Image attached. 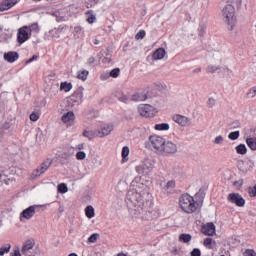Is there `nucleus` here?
<instances>
[{
  "mask_svg": "<svg viewBox=\"0 0 256 256\" xmlns=\"http://www.w3.org/2000/svg\"><path fill=\"white\" fill-rule=\"evenodd\" d=\"M151 199V194L149 192L142 190L128 191L126 194V201L128 205L132 208L135 217H141V219H146L147 221L155 219V210H153V201Z\"/></svg>",
  "mask_w": 256,
  "mask_h": 256,
  "instance_id": "obj_1",
  "label": "nucleus"
},
{
  "mask_svg": "<svg viewBox=\"0 0 256 256\" xmlns=\"http://www.w3.org/2000/svg\"><path fill=\"white\" fill-rule=\"evenodd\" d=\"M180 209L184 211V213H195L197 211V203L195 198L189 194H183L179 199Z\"/></svg>",
  "mask_w": 256,
  "mask_h": 256,
  "instance_id": "obj_2",
  "label": "nucleus"
},
{
  "mask_svg": "<svg viewBox=\"0 0 256 256\" xmlns=\"http://www.w3.org/2000/svg\"><path fill=\"white\" fill-rule=\"evenodd\" d=\"M222 13L225 23L230 26L228 28L229 31H233V27H235V23H237V18H235V6L231 4L226 5Z\"/></svg>",
  "mask_w": 256,
  "mask_h": 256,
  "instance_id": "obj_3",
  "label": "nucleus"
},
{
  "mask_svg": "<svg viewBox=\"0 0 256 256\" xmlns=\"http://www.w3.org/2000/svg\"><path fill=\"white\" fill-rule=\"evenodd\" d=\"M31 39V27L29 26H23L18 30L17 33V42L20 45H23L26 41H29Z\"/></svg>",
  "mask_w": 256,
  "mask_h": 256,
  "instance_id": "obj_4",
  "label": "nucleus"
},
{
  "mask_svg": "<svg viewBox=\"0 0 256 256\" xmlns=\"http://www.w3.org/2000/svg\"><path fill=\"white\" fill-rule=\"evenodd\" d=\"M51 165H53V159L47 158L44 162L41 163L40 167H38L32 172V176H34L35 178L41 177V175H43L49 170Z\"/></svg>",
  "mask_w": 256,
  "mask_h": 256,
  "instance_id": "obj_5",
  "label": "nucleus"
},
{
  "mask_svg": "<svg viewBox=\"0 0 256 256\" xmlns=\"http://www.w3.org/2000/svg\"><path fill=\"white\" fill-rule=\"evenodd\" d=\"M150 145L155 149V151H158V153H161L163 149V145L165 143V140L163 137L158 136V135H152L148 139Z\"/></svg>",
  "mask_w": 256,
  "mask_h": 256,
  "instance_id": "obj_6",
  "label": "nucleus"
},
{
  "mask_svg": "<svg viewBox=\"0 0 256 256\" xmlns=\"http://www.w3.org/2000/svg\"><path fill=\"white\" fill-rule=\"evenodd\" d=\"M227 201L236 205V207H245V198L239 193H230L227 197Z\"/></svg>",
  "mask_w": 256,
  "mask_h": 256,
  "instance_id": "obj_7",
  "label": "nucleus"
},
{
  "mask_svg": "<svg viewBox=\"0 0 256 256\" xmlns=\"http://www.w3.org/2000/svg\"><path fill=\"white\" fill-rule=\"evenodd\" d=\"M160 153L162 155H175V153H177V144L164 140V144Z\"/></svg>",
  "mask_w": 256,
  "mask_h": 256,
  "instance_id": "obj_8",
  "label": "nucleus"
},
{
  "mask_svg": "<svg viewBox=\"0 0 256 256\" xmlns=\"http://www.w3.org/2000/svg\"><path fill=\"white\" fill-rule=\"evenodd\" d=\"M201 233L207 237H213V235H216L217 233V228L213 222H208L201 226Z\"/></svg>",
  "mask_w": 256,
  "mask_h": 256,
  "instance_id": "obj_9",
  "label": "nucleus"
},
{
  "mask_svg": "<svg viewBox=\"0 0 256 256\" xmlns=\"http://www.w3.org/2000/svg\"><path fill=\"white\" fill-rule=\"evenodd\" d=\"M254 166L255 162H253V160H241L240 162H238V170L244 174L249 173V171H251Z\"/></svg>",
  "mask_w": 256,
  "mask_h": 256,
  "instance_id": "obj_10",
  "label": "nucleus"
},
{
  "mask_svg": "<svg viewBox=\"0 0 256 256\" xmlns=\"http://www.w3.org/2000/svg\"><path fill=\"white\" fill-rule=\"evenodd\" d=\"M172 120L175 123H178V125H180V127H189V125H191V118H189L187 116L175 114L172 117Z\"/></svg>",
  "mask_w": 256,
  "mask_h": 256,
  "instance_id": "obj_11",
  "label": "nucleus"
},
{
  "mask_svg": "<svg viewBox=\"0 0 256 256\" xmlns=\"http://www.w3.org/2000/svg\"><path fill=\"white\" fill-rule=\"evenodd\" d=\"M138 112L142 117H154L155 113L153 112V106L149 104H144L138 107Z\"/></svg>",
  "mask_w": 256,
  "mask_h": 256,
  "instance_id": "obj_12",
  "label": "nucleus"
},
{
  "mask_svg": "<svg viewBox=\"0 0 256 256\" xmlns=\"http://www.w3.org/2000/svg\"><path fill=\"white\" fill-rule=\"evenodd\" d=\"M19 3V0H3L0 3V11H9L12 7H15Z\"/></svg>",
  "mask_w": 256,
  "mask_h": 256,
  "instance_id": "obj_13",
  "label": "nucleus"
},
{
  "mask_svg": "<svg viewBox=\"0 0 256 256\" xmlns=\"http://www.w3.org/2000/svg\"><path fill=\"white\" fill-rule=\"evenodd\" d=\"M37 206H29L28 208L24 209L21 213H20V219L23 217V219H31L34 215H35V208Z\"/></svg>",
  "mask_w": 256,
  "mask_h": 256,
  "instance_id": "obj_14",
  "label": "nucleus"
},
{
  "mask_svg": "<svg viewBox=\"0 0 256 256\" xmlns=\"http://www.w3.org/2000/svg\"><path fill=\"white\" fill-rule=\"evenodd\" d=\"M98 133V137H107V135H111V131H113V124H105L101 126V130H96Z\"/></svg>",
  "mask_w": 256,
  "mask_h": 256,
  "instance_id": "obj_15",
  "label": "nucleus"
},
{
  "mask_svg": "<svg viewBox=\"0 0 256 256\" xmlns=\"http://www.w3.org/2000/svg\"><path fill=\"white\" fill-rule=\"evenodd\" d=\"M135 171L138 175H149L153 171V165L149 164V167L145 168V164H141L135 167Z\"/></svg>",
  "mask_w": 256,
  "mask_h": 256,
  "instance_id": "obj_16",
  "label": "nucleus"
},
{
  "mask_svg": "<svg viewBox=\"0 0 256 256\" xmlns=\"http://www.w3.org/2000/svg\"><path fill=\"white\" fill-rule=\"evenodd\" d=\"M4 61H7L8 63H15L17 59H19V53L15 51H9L4 53Z\"/></svg>",
  "mask_w": 256,
  "mask_h": 256,
  "instance_id": "obj_17",
  "label": "nucleus"
},
{
  "mask_svg": "<svg viewBox=\"0 0 256 256\" xmlns=\"http://www.w3.org/2000/svg\"><path fill=\"white\" fill-rule=\"evenodd\" d=\"M83 87H79L72 95H71V101L74 103H79V101H82L83 99Z\"/></svg>",
  "mask_w": 256,
  "mask_h": 256,
  "instance_id": "obj_18",
  "label": "nucleus"
},
{
  "mask_svg": "<svg viewBox=\"0 0 256 256\" xmlns=\"http://www.w3.org/2000/svg\"><path fill=\"white\" fill-rule=\"evenodd\" d=\"M166 53L165 48H158L153 53L152 57L154 61H159L165 57Z\"/></svg>",
  "mask_w": 256,
  "mask_h": 256,
  "instance_id": "obj_19",
  "label": "nucleus"
},
{
  "mask_svg": "<svg viewBox=\"0 0 256 256\" xmlns=\"http://www.w3.org/2000/svg\"><path fill=\"white\" fill-rule=\"evenodd\" d=\"M82 135L83 137H86L89 141H93L95 137H99L97 130H84Z\"/></svg>",
  "mask_w": 256,
  "mask_h": 256,
  "instance_id": "obj_20",
  "label": "nucleus"
},
{
  "mask_svg": "<svg viewBox=\"0 0 256 256\" xmlns=\"http://www.w3.org/2000/svg\"><path fill=\"white\" fill-rule=\"evenodd\" d=\"M63 123H71V121H75V113L73 111L66 112L62 115Z\"/></svg>",
  "mask_w": 256,
  "mask_h": 256,
  "instance_id": "obj_21",
  "label": "nucleus"
},
{
  "mask_svg": "<svg viewBox=\"0 0 256 256\" xmlns=\"http://www.w3.org/2000/svg\"><path fill=\"white\" fill-rule=\"evenodd\" d=\"M83 35H85V30L81 26L74 27V37L76 39L83 38Z\"/></svg>",
  "mask_w": 256,
  "mask_h": 256,
  "instance_id": "obj_22",
  "label": "nucleus"
},
{
  "mask_svg": "<svg viewBox=\"0 0 256 256\" xmlns=\"http://www.w3.org/2000/svg\"><path fill=\"white\" fill-rule=\"evenodd\" d=\"M147 94L143 93H136L131 96V101L139 102V101H146Z\"/></svg>",
  "mask_w": 256,
  "mask_h": 256,
  "instance_id": "obj_23",
  "label": "nucleus"
},
{
  "mask_svg": "<svg viewBox=\"0 0 256 256\" xmlns=\"http://www.w3.org/2000/svg\"><path fill=\"white\" fill-rule=\"evenodd\" d=\"M246 144L251 151H256V137H250L246 139Z\"/></svg>",
  "mask_w": 256,
  "mask_h": 256,
  "instance_id": "obj_24",
  "label": "nucleus"
},
{
  "mask_svg": "<svg viewBox=\"0 0 256 256\" xmlns=\"http://www.w3.org/2000/svg\"><path fill=\"white\" fill-rule=\"evenodd\" d=\"M85 215L88 219H93V217H95V208H93L91 205H88L85 208Z\"/></svg>",
  "mask_w": 256,
  "mask_h": 256,
  "instance_id": "obj_25",
  "label": "nucleus"
},
{
  "mask_svg": "<svg viewBox=\"0 0 256 256\" xmlns=\"http://www.w3.org/2000/svg\"><path fill=\"white\" fill-rule=\"evenodd\" d=\"M73 89V84L71 82H62L60 84V90L65 91V93H69Z\"/></svg>",
  "mask_w": 256,
  "mask_h": 256,
  "instance_id": "obj_26",
  "label": "nucleus"
},
{
  "mask_svg": "<svg viewBox=\"0 0 256 256\" xmlns=\"http://www.w3.org/2000/svg\"><path fill=\"white\" fill-rule=\"evenodd\" d=\"M116 98L118 99V101H120L121 103H129V96H127V94L123 93V92H117L116 93Z\"/></svg>",
  "mask_w": 256,
  "mask_h": 256,
  "instance_id": "obj_27",
  "label": "nucleus"
},
{
  "mask_svg": "<svg viewBox=\"0 0 256 256\" xmlns=\"http://www.w3.org/2000/svg\"><path fill=\"white\" fill-rule=\"evenodd\" d=\"M192 239L193 236L191 234L182 233L179 235V241H181L182 243H190Z\"/></svg>",
  "mask_w": 256,
  "mask_h": 256,
  "instance_id": "obj_28",
  "label": "nucleus"
},
{
  "mask_svg": "<svg viewBox=\"0 0 256 256\" xmlns=\"http://www.w3.org/2000/svg\"><path fill=\"white\" fill-rule=\"evenodd\" d=\"M129 147L128 146H124L122 148V163H127V161H129Z\"/></svg>",
  "mask_w": 256,
  "mask_h": 256,
  "instance_id": "obj_29",
  "label": "nucleus"
},
{
  "mask_svg": "<svg viewBox=\"0 0 256 256\" xmlns=\"http://www.w3.org/2000/svg\"><path fill=\"white\" fill-rule=\"evenodd\" d=\"M154 129H155L156 131H169L170 125H169V123H160V124H156V125L154 126Z\"/></svg>",
  "mask_w": 256,
  "mask_h": 256,
  "instance_id": "obj_30",
  "label": "nucleus"
},
{
  "mask_svg": "<svg viewBox=\"0 0 256 256\" xmlns=\"http://www.w3.org/2000/svg\"><path fill=\"white\" fill-rule=\"evenodd\" d=\"M235 149L238 155H247V146H245V144H239L235 147Z\"/></svg>",
  "mask_w": 256,
  "mask_h": 256,
  "instance_id": "obj_31",
  "label": "nucleus"
},
{
  "mask_svg": "<svg viewBox=\"0 0 256 256\" xmlns=\"http://www.w3.org/2000/svg\"><path fill=\"white\" fill-rule=\"evenodd\" d=\"M240 135H241V132L239 130L230 132L228 134V139H230V141H237V139H239Z\"/></svg>",
  "mask_w": 256,
  "mask_h": 256,
  "instance_id": "obj_32",
  "label": "nucleus"
},
{
  "mask_svg": "<svg viewBox=\"0 0 256 256\" xmlns=\"http://www.w3.org/2000/svg\"><path fill=\"white\" fill-rule=\"evenodd\" d=\"M11 251V244H5L0 247V256H5L6 253H9Z\"/></svg>",
  "mask_w": 256,
  "mask_h": 256,
  "instance_id": "obj_33",
  "label": "nucleus"
},
{
  "mask_svg": "<svg viewBox=\"0 0 256 256\" xmlns=\"http://www.w3.org/2000/svg\"><path fill=\"white\" fill-rule=\"evenodd\" d=\"M61 31H63V27L59 26L58 28L50 30L49 35L51 37H59V33H61Z\"/></svg>",
  "mask_w": 256,
  "mask_h": 256,
  "instance_id": "obj_34",
  "label": "nucleus"
},
{
  "mask_svg": "<svg viewBox=\"0 0 256 256\" xmlns=\"http://www.w3.org/2000/svg\"><path fill=\"white\" fill-rule=\"evenodd\" d=\"M86 15H90L88 18H87V21L88 23L91 25L93 23H95V20L97 19V17L93 14V10H88L86 12Z\"/></svg>",
  "mask_w": 256,
  "mask_h": 256,
  "instance_id": "obj_35",
  "label": "nucleus"
},
{
  "mask_svg": "<svg viewBox=\"0 0 256 256\" xmlns=\"http://www.w3.org/2000/svg\"><path fill=\"white\" fill-rule=\"evenodd\" d=\"M213 243H215V241H213V238H206L204 239L203 245L204 247H206V249H213Z\"/></svg>",
  "mask_w": 256,
  "mask_h": 256,
  "instance_id": "obj_36",
  "label": "nucleus"
},
{
  "mask_svg": "<svg viewBox=\"0 0 256 256\" xmlns=\"http://www.w3.org/2000/svg\"><path fill=\"white\" fill-rule=\"evenodd\" d=\"M78 79H81V81H87V77H89V71L82 70L77 75Z\"/></svg>",
  "mask_w": 256,
  "mask_h": 256,
  "instance_id": "obj_37",
  "label": "nucleus"
},
{
  "mask_svg": "<svg viewBox=\"0 0 256 256\" xmlns=\"http://www.w3.org/2000/svg\"><path fill=\"white\" fill-rule=\"evenodd\" d=\"M57 191L58 193H67L69 191V188H67V184L65 183H61L58 185L57 187Z\"/></svg>",
  "mask_w": 256,
  "mask_h": 256,
  "instance_id": "obj_38",
  "label": "nucleus"
},
{
  "mask_svg": "<svg viewBox=\"0 0 256 256\" xmlns=\"http://www.w3.org/2000/svg\"><path fill=\"white\" fill-rule=\"evenodd\" d=\"M120 74H121V69L119 68H114L109 73L110 77H113V79H117V77H119Z\"/></svg>",
  "mask_w": 256,
  "mask_h": 256,
  "instance_id": "obj_39",
  "label": "nucleus"
},
{
  "mask_svg": "<svg viewBox=\"0 0 256 256\" xmlns=\"http://www.w3.org/2000/svg\"><path fill=\"white\" fill-rule=\"evenodd\" d=\"M31 249H33V243H31V241H27L26 244L22 247V253H25Z\"/></svg>",
  "mask_w": 256,
  "mask_h": 256,
  "instance_id": "obj_40",
  "label": "nucleus"
},
{
  "mask_svg": "<svg viewBox=\"0 0 256 256\" xmlns=\"http://www.w3.org/2000/svg\"><path fill=\"white\" fill-rule=\"evenodd\" d=\"M87 157V154L85 153V151H79L76 153V159L78 161H83V159H85Z\"/></svg>",
  "mask_w": 256,
  "mask_h": 256,
  "instance_id": "obj_41",
  "label": "nucleus"
},
{
  "mask_svg": "<svg viewBox=\"0 0 256 256\" xmlns=\"http://www.w3.org/2000/svg\"><path fill=\"white\" fill-rule=\"evenodd\" d=\"M97 239H99V234L94 233L88 238V243H97Z\"/></svg>",
  "mask_w": 256,
  "mask_h": 256,
  "instance_id": "obj_42",
  "label": "nucleus"
},
{
  "mask_svg": "<svg viewBox=\"0 0 256 256\" xmlns=\"http://www.w3.org/2000/svg\"><path fill=\"white\" fill-rule=\"evenodd\" d=\"M146 32L145 30H139V32L135 35V39L139 41V39H145Z\"/></svg>",
  "mask_w": 256,
  "mask_h": 256,
  "instance_id": "obj_43",
  "label": "nucleus"
},
{
  "mask_svg": "<svg viewBox=\"0 0 256 256\" xmlns=\"http://www.w3.org/2000/svg\"><path fill=\"white\" fill-rule=\"evenodd\" d=\"M165 189H175V180H169L165 185Z\"/></svg>",
  "mask_w": 256,
  "mask_h": 256,
  "instance_id": "obj_44",
  "label": "nucleus"
},
{
  "mask_svg": "<svg viewBox=\"0 0 256 256\" xmlns=\"http://www.w3.org/2000/svg\"><path fill=\"white\" fill-rule=\"evenodd\" d=\"M219 69H221V68L218 67V66L211 65V66L207 67V72L208 73H215V71H219Z\"/></svg>",
  "mask_w": 256,
  "mask_h": 256,
  "instance_id": "obj_45",
  "label": "nucleus"
},
{
  "mask_svg": "<svg viewBox=\"0 0 256 256\" xmlns=\"http://www.w3.org/2000/svg\"><path fill=\"white\" fill-rule=\"evenodd\" d=\"M243 256H256V252L253 249H247L243 253Z\"/></svg>",
  "mask_w": 256,
  "mask_h": 256,
  "instance_id": "obj_46",
  "label": "nucleus"
},
{
  "mask_svg": "<svg viewBox=\"0 0 256 256\" xmlns=\"http://www.w3.org/2000/svg\"><path fill=\"white\" fill-rule=\"evenodd\" d=\"M248 193L250 197H256V184L248 189Z\"/></svg>",
  "mask_w": 256,
  "mask_h": 256,
  "instance_id": "obj_47",
  "label": "nucleus"
},
{
  "mask_svg": "<svg viewBox=\"0 0 256 256\" xmlns=\"http://www.w3.org/2000/svg\"><path fill=\"white\" fill-rule=\"evenodd\" d=\"M241 127V122L239 120H235L234 122L231 123V129H240Z\"/></svg>",
  "mask_w": 256,
  "mask_h": 256,
  "instance_id": "obj_48",
  "label": "nucleus"
},
{
  "mask_svg": "<svg viewBox=\"0 0 256 256\" xmlns=\"http://www.w3.org/2000/svg\"><path fill=\"white\" fill-rule=\"evenodd\" d=\"M190 256H201V250L199 248H194L191 252H190Z\"/></svg>",
  "mask_w": 256,
  "mask_h": 256,
  "instance_id": "obj_49",
  "label": "nucleus"
},
{
  "mask_svg": "<svg viewBox=\"0 0 256 256\" xmlns=\"http://www.w3.org/2000/svg\"><path fill=\"white\" fill-rule=\"evenodd\" d=\"M247 97H251L253 99V97H256V87H253L249 90V92L247 93Z\"/></svg>",
  "mask_w": 256,
  "mask_h": 256,
  "instance_id": "obj_50",
  "label": "nucleus"
},
{
  "mask_svg": "<svg viewBox=\"0 0 256 256\" xmlns=\"http://www.w3.org/2000/svg\"><path fill=\"white\" fill-rule=\"evenodd\" d=\"M30 121H39V114L32 112L30 114Z\"/></svg>",
  "mask_w": 256,
  "mask_h": 256,
  "instance_id": "obj_51",
  "label": "nucleus"
},
{
  "mask_svg": "<svg viewBox=\"0 0 256 256\" xmlns=\"http://www.w3.org/2000/svg\"><path fill=\"white\" fill-rule=\"evenodd\" d=\"M196 197H199V199H205V190L200 189L198 193L195 195Z\"/></svg>",
  "mask_w": 256,
  "mask_h": 256,
  "instance_id": "obj_52",
  "label": "nucleus"
},
{
  "mask_svg": "<svg viewBox=\"0 0 256 256\" xmlns=\"http://www.w3.org/2000/svg\"><path fill=\"white\" fill-rule=\"evenodd\" d=\"M214 143H215V145H221V143H223V136H217L214 139Z\"/></svg>",
  "mask_w": 256,
  "mask_h": 256,
  "instance_id": "obj_53",
  "label": "nucleus"
},
{
  "mask_svg": "<svg viewBox=\"0 0 256 256\" xmlns=\"http://www.w3.org/2000/svg\"><path fill=\"white\" fill-rule=\"evenodd\" d=\"M207 106L209 108L215 107V99L214 98H209L208 101H207Z\"/></svg>",
  "mask_w": 256,
  "mask_h": 256,
  "instance_id": "obj_54",
  "label": "nucleus"
},
{
  "mask_svg": "<svg viewBox=\"0 0 256 256\" xmlns=\"http://www.w3.org/2000/svg\"><path fill=\"white\" fill-rule=\"evenodd\" d=\"M233 185H234V187H239V188L243 187V179H240L238 181H234Z\"/></svg>",
  "mask_w": 256,
  "mask_h": 256,
  "instance_id": "obj_55",
  "label": "nucleus"
},
{
  "mask_svg": "<svg viewBox=\"0 0 256 256\" xmlns=\"http://www.w3.org/2000/svg\"><path fill=\"white\" fill-rule=\"evenodd\" d=\"M39 59V56L33 55L30 59L26 61V65H29V63H33V61H37Z\"/></svg>",
  "mask_w": 256,
  "mask_h": 256,
  "instance_id": "obj_56",
  "label": "nucleus"
},
{
  "mask_svg": "<svg viewBox=\"0 0 256 256\" xmlns=\"http://www.w3.org/2000/svg\"><path fill=\"white\" fill-rule=\"evenodd\" d=\"M10 256H21V251L19 248H16L13 252L10 253Z\"/></svg>",
  "mask_w": 256,
  "mask_h": 256,
  "instance_id": "obj_57",
  "label": "nucleus"
},
{
  "mask_svg": "<svg viewBox=\"0 0 256 256\" xmlns=\"http://www.w3.org/2000/svg\"><path fill=\"white\" fill-rule=\"evenodd\" d=\"M2 129H4L5 131H8V129H11V123L4 122L2 125Z\"/></svg>",
  "mask_w": 256,
  "mask_h": 256,
  "instance_id": "obj_58",
  "label": "nucleus"
},
{
  "mask_svg": "<svg viewBox=\"0 0 256 256\" xmlns=\"http://www.w3.org/2000/svg\"><path fill=\"white\" fill-rule=\"evenodd\" d=\"M109 77H111L110 76V74H101V76H100V79H101V81H107V79H109Z\"/></svg>",
  "mask_w": 256,
  "mask_h": 256,
  "instance_id": "obj_59",
  "label": "nucleus"
},
{
  "mask_svg": "<svg viewBox=\"0 0 256 256\" xmlns=\"http://www.w3.org/2000/svg\"><path fill=\"white\" fill-rule=\"evenodd\" d=\"M93 63H95V57H90L88 59V65H93Z\"/></svg>",
  "mask_w": 256,
  "mask_h": 256,
  "instance_id": "obj_60",
  "label": "nucleus"
},
{
  "mask_svg": "<svg viewBox=\"0 0 256 256\" xmlns=\"http://www.w3.org/2000/svg\"><path fill=\"white\" fill-rule=\"evenodd\" d=\"M94 4H90V6H87V8L89 9V7H95L97 4H99L100 0H92Z\"/></svg>",
  "mask_w": 256,
  "mask_h": 256,
  "instance_id": "obj_61",
  "label": "nucleus"
},
{
  "mask_svg": "<svg viewBox=\"0 0 256 256\" xmlns=\"http://www.w3.org/2000/svg\"><path fill=\"white\" fill-rule=\"evenodd\" d=\"M83 145H84V144H78V145H77V149H79V151H81V150L83 149Z\"/></svg>",
  "mask_w": 256,
  "mask_h": 256,
  "instance_id": "obj_62",
  "label": "nucleus"
},
{
  "mask_svg": "<svg viewBox=\"0 0 256 256\" xmlns=\"http://www.w3.org/2000/svg\"><path fill=\"white\" fill-rule=\"evenodd\" d=\"M37 27H38L37 24H32V25H31V28H32V29H37Z\"/></svg>",
  "mask_w": 256,
  "mask_h": 256,
  "instance_id": "obj_63",
  "label": "nucleus"
},
{
  "mask_svg": "<svg viewBox=\"0 0 256 256\" xmlns=\"http://www.w3.org/2000/svg\"><path fill=\"white\" fill-rule=\"evenodd\" d=\"M68 256H78L77 253H70Z\"/></svg>",
  "mask_w": 256,
  "mask_h": 256,
  "instance_id": "obj_64",
  "label": "nucleus"
}]
</instances>
